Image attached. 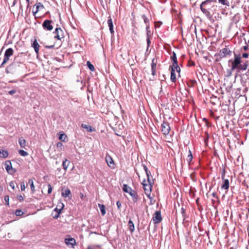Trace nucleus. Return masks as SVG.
<instances>
[{
    "instance_id": "1",
    "label": "nucleus",
    "mask_w": 249,
    "mask_h": 249,
    "mask_svg": "<svg viewBox=\"0 0 249 249\" xmlns=\"http://www.w3.org/2000/svg\"><path fill=\"white\" fill-rule=\"evenodd\" d=\"M143 168L147 177V180L146 182V180L144 179L142 181V184L143 189L144 190L145 195L149 199H151L152 197L151 196V193L152 190L153 182L152 181H151L149 178V176L151 173L145 165H143Z\"/></svg>"
},
{
    "instance_id": "2",
    "label": "nucleus",
    "mask_w": 249,
    "mask_h": 249,
    "mask_svg": "<svg viewBox=\"0 0 249 249\" xmlns=\"http://www.w3.org/2000/svg\"><path fill=\"white\" fill-rule=\"evenodd\" d=\"M218 3L226 6L229 7L230 6V3L229 1L228 0H218ZM217 1L216 0H206L201 3L200 4V9L203 12V14L205 15V16L208 18H210L211 17V14L210 12L207 9H205L204 8V6L208 3H211V2H216Z\"/></svg>"
},
{
    "instance_id": "3",
    "label": "nucleus",
    "mask_w": 249,
    "mask_h": 249,
    "mask_svg": "<svg viewBox=\"0 0 249 249\" xmlns=\"http://www.w3.org/2000/svg\"><path fill=\"white\" fill-rule=\"evenodd\" d=\"M242 62H243V61L241 60L240 55L234 53V59H231L229 61V63H231V70H238Z\"/></svg>"
},
{
    "instance_id": "4",
    "label": "nucleus",
    "mask_w": 249,
    "mask_h": 249,
    "mask_svg": "<svg viewBox=\"0 0 249 249\" xmlns=\"http://www.w3.org/2000/svg\"><path fill=\"white\" fill-rule=\"evenodd\" d=\"M123 190L124 192L128 193L131 196L133 199V201L134 202H136L138 201V195L137 192L132 190L131 188L127 184H124Z\"/></svg>"
},
{
    "instance_id": "5",
    "label": "nucleus",
    "mask_w": 249,
    "mask_h": 249,
    "mask_svg": "<svg viewBox=\"0 0 249 249\" xmlns=\"http://www.w3.org/2000/svg\"><path fill=\"white\" fill-rule=\"evenodd\" d=\"M22 64L17 60L15 58L13 63L9 65L5 69V72L6 73H12L14 70L17 69L18 67H20V65Z\"/></svg>"
},
{
    "instance_id": "6",
    "label": "nucleus",
    "mask_w": 249,
    "mask_h": 249,
    "mask_svg": "<svg viewBox=\"0 0 249 249\" xmlns=\"http://www.w3.org/2000/svg\"><path fill=\"white\" fill-rule=\"evenodd\" d=\"M231 52L229 49L224 48L220 50L219 53H216L215 56L217 57L216 60L218 61L219 59H222L228 55H231Z\"/></svg>"
},
{
    "instance_id": "7",
    "label": "nucleus",
    "mask_w": 249,
    "mask_h": 249,
    "mask_svg": "<svg viewBox=\"0 0 249 249\" xmlns=\"http://www.w3.org/2000/svg\"><path fill=\"white\" fill-rule=\"evenodd\" d=\"M171 59L173 61L172 66L171 67H173V68H176V69H177V72L179 73L180 69L178 65L176 53L174 52H173V54L171 56Z\"/></svg>"
},
{
    "instance_id": "8",
    "label": "nucleus",
    "mask_w": 249,
    "mask_h": 249,
    "mask_svg": "<svg viewBox=\"0 0 249 249\" xmlns=\"http://www.w3.org/2000/svg\"><path fill=\"white\" fill-rule=\"evenodd\" d=\"M4 164L5 166V169L9 174L13 175L16 172V170L12 167V163L10 161H6Z\"/></svg>"
},
{
    "instance_id": "9",
    "label": "nucleus",
    "mask_w": 249,
    "mask_h": 249,
    "mask_svg": "<svg viewBox=\"0 0 249 249\" xmlns=\"http://www.w3.org/2000/svg\"><path fill=\"white\" fill-rule=\"evenodd\" d=\"M161 132L164 135H166L169 133L170 127L169 126V124L167 122H163L161 125Z\"/></svg>"
},
{
    "instance_id": "10",
    "label": "nucleus",
    "mask_w": 249,
    "mask_h": 249,
    "mask_svg": "<svg viewBox=\"0 0 249 249\" xmlns=\"http://www.w3.org/2000/svg\"><path fill=\"white\" fill-rule=\"evenodd\" d=\"M52 21L48 19L45 20L42 23V27L44 30L51 31L53 29L52 25Z\"/></svg>"
},
{
    "instance_id": "11",
    "label": "nucleus",
    "mask_w": 249,
    "mask_h": 249,
    "mask_svg": "<svg viewBox=\"0 0 249 249\" xmlns=\"http://www.w3.org/2000/svg\"><path fill=\"white\" fill-rule=\"evenodd\" d=\"M55 34L54 38L61 40L64 37L63 31L60 28H56L53 32Z\"/></svg>"
},
{
    "instance_id": "12",
    "label": "nucleus",
    "mask_w": 249,
    "mask_h": 249,
    "mask_svg": "<svg viewBox=\"0 0 249 249\" xmlns=\"http://www.w3.org/2000/svg\"><path fill=\"white\" fill-rule=\"evenodd\" d=\"M153 220L155 223H159L161 221L162 218L160 211H156L153 215Z\"/></svg>"
},
{
    "instance_id": "13",
    "label": "nucleus",
    "mask_w": 249,
    "mask_h": 249,
    "mask_svg": "<svg viewBox=\"0 0 249 249\" xmlns=\"http://www.w3.org/2000/svg\"><path fill=\"white\" fill-rule=\"evenodd\" d=\"M65 243L68 246H71L73 248L76 245V241L74 238L71 237L69 236L68 238L65 239Z\"/></svg>"
},
{
    "instance_id": "14",
    "label": "nucleus",
    "mask_w": 249,
    "mask_h": 249,
    "mask_svg": "<svg viewBox=\"0 0 249 249\" xmlns=\"http://www.w3.org/2000/svg\"><path fill=\"white\" fill-rule=\"evenodd\" d=\"M225 177V171H223L222 175V178L224 180V183L221 186L222 189L228 190L229 188V181L228 179H224Z\"/></svg>"
},
{
    "instance_id": "15",
    "label": "nucleus",
    "mask_w": 249,
    "mask_h": 249,
    "mask_svg": "<svg viewBox=\"0 0 249 249\" xmlns=\"http://www.w3.org/2000/svg\"><path fill=\"white\" fill-rule=\"evenodd\" d=\"M106 161L107 164V165L111 168H114V161L111 158V157L109 155H107L106 156Z\"/></svg>"
},
{
    "instance_id": "16",
    "label": "nucleus",
    "mask_w": 249,
    "mask_h": 249,
    "mask_svg": "<svg viewBox=\"0 0 249 249\" xmlns=\"http://www.w3.org/2000/svg\"><path fill=\"white\" fill-rule=\"evenodd\" d=\"M248 66H249V61L246 60L245 61H243L242 62L239 67V69L238 70L244 71L247 70Z\"/></svg>"
},
{
    "instance_id": "17",
    "label": "nucleus",
    "mask_w": 249,
    "mask_h": 249,
    "mask_svg": "<svg viewBox=\"0 0 249 249\" xmlns=\"http://www.w3.org/2000/svg\"><path fill=\"white\" fill-rule=\"evenodd\" d=\"M32 46L34 48L36 53V54H38L40 46L39 44L37 43L36 39H35L33 43H32Z\"/></svg>"
},
{
    "instance_id": "18",
    "label": "nucleus",
    "mask_w": 249,
    "mask_h": 249,
    "mask_svg": "<svg viewBox=\"0 0 249 249\" xmlns=\"http://www.w3.org/2000/svg\"><path fill=\"white\" fill-rule=\"evenodd\" d=\"M175 69H176V68H173V67H171L170 79H171V81L173 82H175L176 81V73H175Z\"/></svg>"
},
{
    "instance_id": "19",
    "label": "nucleus",
    "mask_w": 249,
    "mask_h": 249,
    "mask_svg": "<svg viewBox=\"0 0 249 249\" xmlns=\"http://www.w3.org/2000/svg\"><path fill=\"white\" fill-rule=\"evenodd\" d=\"M35 5L36 6V10L33 12L34 16L38 12L39 10L44 8L43 5L41 2L36 3Z\"/></svg>"
},
{
    "instance_id": "20",
    "label": "nucleus",
    "mask_w": 249,
    "mask_h": 249,
    "mask_svg": "<svg viewBox=\"0 0 249 249\" xmlns=\"http://www.w3.org/2000/svg\"><path fill=\"white\" fill-rule=\"evenodd\" d=\"M64 205L62 203H60L57 205V207L55 208L54 211L57 213H60L62 210L63 209Z\"/></svg>"
},
{
    "instance_id": "21",
    "label": "nucleus",
    "mask_w": 249,
    "mask_h": 249,
    "mask_svg": "<svg viewBox=\"0 0 249 249\" xmlns=\"http://www.w3.org/2000/svg\"><path fill=\"white\" fill-rule=\"evenodd\" d=\"M107 24L109 27V31L110 33L112 34L114 33V30L113 22L111 18H110L107 20Z\"/></svg>"
},
{
    "instance_id": "22",
    "label": "nucleus",
    "mask_w": 249,
    "mask_h": 249,
    "mask_svg": "<svg viewBox=\"0 0 249 249\" xmlns=\"http://www.w3.org/2000/svg\"><path fill=\"white\" fill-rule=\"evenodd\" d=\"M8 155L7 151L0 149V158H6Z\"/></svg>"
},
{
    "instance_id": "23",
    "label": "nucleus",
    "mask_w": 249,
    "mask_h": 249,
    "mask_svg": "<svg viewBox=\"0 0 249 249\" xmlns=\"http://www.w3.org/2000/svg\"><path fill=\"white\" fill-rule=\"evenodd\" d=\"M13 52L14 51L12 48H8L5 51L4 53V55L7 56L9 58L11 56L13 55Z\"/></svg>"
},
{
    "instance_id": "24",
    "label": "nucleus",
    "mask_w": 249,
    "mask_h": 249,
    "mask_svg": "<svg viewBox=\"0 0 249 249\" xmlns=\"http://www.w3.org/2000/svg\"><path fill=\"white\" fill-rule=\"evenodd\" d=\"M59 139L63 142H66L67 141V136L63 132L60 133Z\"/></svg>"
},
{
    "instance_id": "25",
    "label": "nucleus",
    "mask_w": 249,
    "mask_h": 249,
    "mask_svg": "<svg viewBox=\"0 0 249 249\" xmlns=\"http://www.w3.org/2000/svg\"><path fill=\"white\" fill-rule=\"evenodd\" d=\"M70 163V161L68 160L67 159H65L63 161L62 163V166L63 169L66 171L68 166H69V164Z\"/></svg>"
},
{
    "instance_id": "26",
    "label": "nucleus",
    "mask_w": 249,
    "mask_h": 249,
    "mask_svg": "<svg viewBox=\"0 0 249 249\" xmlns=\"http://www.w3.org/2000/svg\"><path fill=\"white\" fill-rule=\"evenodd\" d=\"M154 59H153L152 64H151V71H152V74L154 76L156 73V63L154 62Z\"/></svg>"
},
{
    "instance_id": "27",
    "label": "nucleus",
    "mask_w": 249,
    "mask_h": 249,
    "mask_svg": "<svg viewBox=\"0 0 249 249\" xmlns=\"http://www.w3.org/2000/svg\"><path fill=\"white\" fill-rule=\"evenodd\" d=\"M81 127L87 130L88 132H92L93 131V129L92 128V127L88 124H81Z\"/></svg>"
},
{
    "instance_id": "28",
    "label": "nucleus",
    "mask_w": 249,
    "mask_h": 249,
    "mask_svg": "<svg viewBox=\"0 0 249 249\" xmlns=\"http://www.w3.org/2000/svg\"><path fill=\"white\" fill-rule=\"evenodd\" d=\"M129 226V229L131 232L132 233L135 229V227L133 221L131 220H129L128 223Z\"/></svg>"
},
{
    "instance_id": "29",
    "label": "nucleus",
    "mask_w": 249,
    "mask_h": 249,
    "mask_svg": "<svg viewBox=\"0 0 249 249\" xmlns=\"http://www.w3.org/2000/svg\"><path fill=\"white\" fill-rule=\"evenodd\" d=\"M18 142L21 147L24 148L26 146V141L23 138H19Z\"/></svg>"
},
{
    "instance_id": "30",
    "label": "nucleus",
    "mask_w": 249,
    "mask_h": 249,
    "mask_svg": "<svg viewBox=\"0 0 249 249\" xmlns=\"http://www.w3.org/2000/svg\"><path fill=\"white\" fill-rule=\"evenodd\" d=\"M98 207H99V209L101 212L102 215H104L106 213L105 205L103 204H99Z\"/></svg>"
},
{
    "instance_id": "31",
    "label": "nucleus",
    "mask_w": 249,
    "mask_h": 249,
    "mask_svg": "<svg viewBox=\"0 0 249 249\" xmlns=\"http://www.w3.org/2000/svg\"><path fill=\"white\" fill-rule=\"evenodd\" d=\"M30 185L32 193H34L35 192V188L34 184V181L33 179H30L28 181Z\"/></svg>"
},
{
    "instance_id": "32",
    "label": "nucleus",
    "mask_w": 249,
    "mask_h": 249,
    "mask_svg": "<svg viewBox=\"0 0 249 249\" xmlns=\"http://www.w3.org/2000/svg\"><path fill=\"white\" fill-rule=\"evenodd\" d=\"M71 194V191L70 189H66L64 192L62 193V196L65 197H68Z\"/></svg>"
},
{
    "instance_id": "33",
    "label": "nucleus",
    "mask_w": 249,
    "mask_h": 249,
    "mask_svg": "<svg viewBox=\"0 0 249 249\" xmlns=\"http://www.w3.org/2000/svg\"><path fill=\"white\" fill-rule=\"evenodd\" d=\"M193 160V155L190 150H189V154L187 156V160L188 163H190Z\"/></svg>"
},
{
    "instance_id": "34",
    "label": "nucleus",
    "mask_w": 249,
    "mask_h": 249,
    "mask_svg": "<svg viewBox=\"0 0 249 249\" xmlns=\"http://www.w3.org/2000/svg\"><path fill=\"white\" fill-rule=\"evenodd\" d=\"M18 153L21 156H24V157H25V156H27L28 155V152H27L26 151H25L23 150H19L18 151Z\"/></svg>"
},
{
    "instance_id": "35",
    "label": "nucleus",
    "mask_w": 249,
    "mask_h": 249,
    "mask_svg": "<svg viewBox=\"0 0 249 249\" xmlns=\"http://www.w3.org/2000/svg\"><path fill=\"white\" fill-rule=\"evenodd\" d=\"M24 214V212L21 210H17L15 211V214L17 216H21Z\"/></svg>"
},
{
    "instance_id": "36",
    "label": "nucleus",
    "mask_w": 249,
    "mask_h": 249,
    "mask_svg": "<svg viewBox=\"0 0 249 249\" xmlns=\"http://www.w3.org/2000/svg\"><path fill=\"white\" fill-rule=\"evenodd\" d=\"M87 65L91 71H93V65H92L89 61H87Z\"/></svg>"
},
{
    "instance_id": "37",
    "label": "nucleus",
    "mask_w": 249,
    "mask_h": 249,
    "mask_svg": "<svg viewBox=\"0 0 249 249\" xmlns=\"http://www.w3.org/2000/svg\"><path fill=\"white\" fill-rule=\"evenodd\" d=\"M9 60V57H8L7 56L4 55V59H3V62L1 63L0 66H2L4 64L6 63Z\"/></svg>"
},
{
    "instance_id": "38",
    "label": "nucleus",
    "mask_w": 249,
    "mask_h": 249,
    "mask_svg": "<svg viewBox=\"0 0 249 249\" xmlns=\"http://www.w3.org/2000/svg\"><path fill=\"white\" fill-rule=\"evenodd\" d=\"M142 18H143V20H144V23L146 24V25H147V24L149 23V20L147 18V17H146V16L145 15H142Z\"/></svg>"
},
{
    "instance_id": "39",
    "label": "nucleus",
    "mask_w": 249,
    "mask_h": 249,
    "mask_svg": "<svg viewBox=\"0 0 249 249\" xmlns=\"http://www.w3.org/2000/svg\"><path fill=\"white\" fill-rule=\"evenodd\" d=\"M4 200L6 203V205L7 206L9 205V197L8 196H4Z\"/></svg>"
},
{
    "instance_id": "40",
    "label": "nucleus",
    "mask_w": 249,
    "mask_h": 249,
    "mask_svg": "<svg viewBox=\"0 0 249 249\" xmlns=\"http://www.w3.org/2000/svg\"><path fill=\"white\" fill-rule=\"evenodd\" d=\"M181 210V213H182V217H183V220L184 221L185 219V209L183 208H182Z\"/></svg>"
},
{
    "instance_id": "41",
    "label": "nucleus",
    "mask_w": 249,
    "mask_h": 249,
    "mask_svg": "<svg viewBox=\"0 0 249 249\" xmlns=\"http://www.w3.org/2000/svg\"><path fill=\"white\" fill-rule=\"evenodd\" d=\"M25 183L24 182H22L20 183V188H21V190L22 191H24L25 189Z\"/></svg>"
},
{
    "instance_id": "42",
    "label": "nucleus",
    "mask_w": 249,
    "mask_h": 249,
    "mask_svg": "<svg viewBox=\"0 0 249 249\" xmlns=\"http://www.w3.org/2000/svg\"><path fill=\"white\" fill-rule=\"evenodd\" d=\"M17 92V90L15 89H13L10 91H8V93L10 94V95H13L15 93H16Z\"/></svg>"
},
{
    "instance_id": "43",
    "label": "nucleus",
    "mask_w": 249,
    "mask_h": 249,
    "mask_svg": "<svg viewBox=\"0 0 249 249\" xmlns=\"http://www.w3.org/2000/svg\"><path fill=\"white\" fill-rule=\"evenodd\" d=\"M56 146L57 148L61 149L63 146V144L61 142H58L56 144Z\"/></svg>"
},
{
    "instance_id": "44",
    "label": "nucleus",
    "mask_w": 249,
    "mask_h": 249,
    "mask_svg": "<svg viewBox=\"0 0 249 249\" xmlns=\"http://www.w3.org/2000/svg\"><path fill=\"white\" fill-rule=\"evenodd\" d=\"M17 198L19 201H22L24 199L23 197L21 195H18Z\"/></svg>"
},
{
    "instance_id": "45",
    "label": "nucleus",
    "mask_w": 249,
    "mask_h": 249,
    "mask_svg": "<svg viewBox=\"0 0 249 249\" xmlns=\"http://www.w3.org/2000/svg\"><path fill=\"white\" fill-rule=\"evenodd\" d=\"M48 194H50L52 191V187L50 184H48Z\"/></svg>"
},
{
    "instance_id": "46",
    "label": "nucleus",
    "mask_w": 249,
    "mask_h": 249,
    "mask_svg": "<svg viewBox=\"0 0 249 249\" xmlns=\"http://www.w3.org/2000/svg\"><path fill=\"white\" fill-rule=\"evenodd\" d=\"M146 41L147 44V48L149 47L150 43V39L149 38V37H147L146 38Z\"/></svg>"
},
{
    "instance_id": "47",
    "label": "nucleus",
    "mask_w": 249,
    "mask_h": 249,
    "mask_svg": "<svg viewBox=\"0 0 249 249\" xmlns=\"http://www.w3.org/2000/svg\"><path fill=\"white\" fill-rule=\"evenodd\" d=\"M249 54L247 53H243L242 54V57L243 58H248L249 57Z\"/></svg>"
},
{
    "instance_id": "48",
    "label": "nucleus",
    "mask_w": 249,
    "mask_h": 249,
    "mask_svg": "<svg viewBox=\"0 0 249 249\" xmlns=\"http://www.w3.org/2000/svg\"><path fill=\"white\" fill-rule=\"evenodd\" d=\"M9 185H10V186L11 187V188L13 189H14V188H15V184H14V183L13 181H11Z\"/></svg>"
},
{
    "instance_id": "49",
    "label": "nucleus",
    "mask_w": 249,
    "mask_h": 249,
    "mask_svg": "<svg viewBox=\"0 0 249 249\" xmlns=\"http://www.w3.org/2000/svg\"><path fill=\"white\" fill-rule=\"evenodd\" d=\"M116 205L118 209H120L121 208V203L120 201H118L116 203Z\"/></svg>"
},
{
    "instance_id": "50",
    "label": "nucleus",
    "mask_w": 249,
    "mask_h": 249,
    "mask_svg": "<svg viewBox=\"0 0 249 249\" xmlns=\"http://www.w3.org/2000/svg\"><path fill=\"white\" fill-rule=\"evenodd\" d=\"M149 25H147V26H146V30H147V37H149V33H150V32L149 31H148V29L149 28Z\"/></svg>"
},
{
    "instance_id": "51",
    "label": "nucleus",
    "mask_w": 249,
    "mask_h": 249,
    "mask_svg": "<svg viewBox=\"0 0 249 249\" xmlns=\"http://www.w3.org/2000/svg\"><path fill=\"white\" fill-rule=\"evenodd\" d=\"M60 213H57L54 216H53V218L55 219H57L59 216Z\"/></svg>"
},
{
    "instance_id": "52",
    "label": "nucleus",
    "mask_w": 249,
    "mask_h": 249,
    "mask_svg": "<svg viewBox=\"0 0 249 249\" xmlns=\"http://www.w3.org/2000/svg\"><path fill=\"white\" fill-rule=\"evenodd\" d=\"M54 45H50V46H47L46 47L47 48L52 49L54 47Z\"/></svg>"
},
{
    "instance_id": "53",
    "label": "nucleus",
    "mask_w": 249,
    "mask_h": 249,
    "mask_svg": "<svg viewBox=\"0 0 249 249\" xmlns=\"http://www.w3.org/2000/svg\"><path fill=\"white\" fill-rule=\"evenodd\" d=\"M61 171V169L60 168H57L56 170V173L57 174H58Z\"/></svg>"
},
{
    "instance_id": "54",
    "label": "nucleus",
    "mask_w": 249,
    "mask_h": 249,
    "mask_svg": "<svg viewBox=\"0 0 249 249\" xmlns=\"http://www.w3.org/2000/svg\"><path fill=\"white\" fill-rule=\"evenodd\" d=\"M210 4V3H208V4H206V5L204 6V8L205 9H206V8H205V7H206L207 8H209V6L208 5H209V4Z\"/></svg>"
},
{
    "instance_id": "55",
    "label": "nucleus",
    "mask_w": 249,
    "mask_h": 249,
    "mask_svg": "<svg viewBox=\"0 0 249 249\" xmlns=\"http://www.w3.org/2000/svg\"><path fill=\"white\" fill-rule=\"evenodd\" d=\"M231 71H232L231 70V71H228L229 76H231Z\"/></svg>"
},
{
    "instance_id": "56",
    "label": "nucleus",
    "mask_w": 249,
    "mask_h": 249,
    "mask_svg": "<svg viewBox=\"0 0 249 249\" xmlns=\"http://www.w3.org/2000/svg\"><path fill=\"white\" fill-rule=\"evenodd\" d=\"M213 196L214 197H215L216 196V193H213V194H212Z\"/></svg>"
},
{
    "instance_id": "57",
    "label": "nucleus",
    "mask_w": 249,
    "mask_h": 249,
    "mask_svg": "<svg viewBox=\"0 0 249 249\" xmlns=\"http://www.w3.org/2000/svg\"><path fill=\"white\" fill-rule=\"evenodd\" d=\"M88 249H93V248L91 246H89L88 247Z\"/></svg>"
},
{
    "instance_id": "58",
    "label": "nucleus",
    "mask_w": 249,
    "mask_h": 249,
    "mask_svg": "<svg viewBox=\"0 0 249 249\" xmlns=\"http://www.w3.org/2000/svg\"><path fill=\"white\" fill-rule=\"evenodd\" d=\"M90 87L89 86L88 87V90L89 91L90 90Z\"/></svg>"
},
{
    "instance_id": "59",
    "label": "nucleus",
    "mask_w": 249,
    "mask_h": 249,
    "mask_svg": "<svg viewBox=\"0 0 249 249\" xmlns=\"http://www.w3.org/2000/svg\"><path fill=\"white\" fill-rule=\"evenodd\" d=\"M10 82L14 83V82H16L15 81H10Z\"/></svg>"
},
{
    "instance_id": "60",
    "label": "nucleus",
    "mask_w": 249,
    "mask_h": 249,
    "mask_svg": "<svg viewBox=\"0 0 249 249\" xmlns=\"http://www.w3.org/2000/svg\"><path fill=\"white\" fill-rule=\"evenodd\" d=\"M26 0L27 2H28V3L29 2L30 0Z\"/></svg>"
},
{
    "instance_id": "61",
    "label": "nucleus",
    "mask_w": 249,
    "mask_h": 249,
    "mask_svg": "<svg viewBox=\"0 0 249 249\" xmlns=\"http://www.w3.org/2000/svg\"><path fill=\"white\" fill-rule=\"evenodd\" d=\"M93 96H92V95H91V98H92V99H93Z\"/></svg>"
}]
</instances>
